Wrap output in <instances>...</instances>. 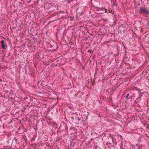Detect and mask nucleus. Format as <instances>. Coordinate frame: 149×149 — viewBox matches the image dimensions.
<instances>
[{
    "label": "nucleus",
    "instance_id": "obj_20",
    "mask_svg": "<svg viewBox=\"0 0 149 149\" xmlns=\"http://www.w3.org/2000/svg\"><path fill=\"white\" fill-rule=\"evenodd\" d=\"M98 8H99V7H96V8L95 9L96 10L98 11L99 10Z\"/></svg>",
    "mask_w": 149,
    "mask_h": 149
},
{
    "label": "nucleus",
    "instance_id": "obj_4",
    "mask_svg": "<svg viewBox=\"0 0 149 149\" xmlns=\"http://www.w3.org/2000/svg\"><path fill=\"white\" fill-rule=\"evenodd\" d=\"M80 117L81 116L80 114H77L76 116H74L75 120H77L79 121H80L81 120Z\"/></svg>",
    "mask_w": 149,
    "mask_h": 149
},
{
    "label": "nucleus",
    "instance_id": "obj_17",
    "mask_svg": "<svg viewBox=\"0 0 149 149\" xmlns=\"http://www.w3.org/2000/svg\"><path fill=\"white\" fill-rule=\"evenodd\" d=\"M117 3H113V6H117Z\"/></svg>",
    "mask_w": 149,
    "mask_h": 149
},
{
    "label": "nucleus",
    "instance_id": "obj_14",
    "mask_svg": "<svg viewBox=\"0 0 149 149\" xmlns=\"http://www.w3.org/2000/svg\"><path fill=\"white\" fill-rule=\"evenodd\" d=\"M23 139L25 140V141H26L27 140V139H26V136L25 135H24L23 136Z\"/></svg>",
    "mask_w": 149,
    "mask_h": 149
},
{
    "label": "nucleus",
    "instance_id": "obj_9",
    "mask_svg": "<svg viewBox=\"0 0 149 149\" xmlns=\"http://www.w3.org/2000/svg\"><path fill=\"white\" fill-rule=\"evenodd\" d=\"M141 99V97H138L136 99V103H139Z\"/></svg>",
    "mask_w": 149,
    "mask_h": 149
},
{
    "label": "nucleus",
    "instance_id": "obj_22",
    "mask_svg": "<svg viewBox=\"0 0 149 149\" xmlns=\"http://www.w3.org/2000/svg\"><path fill=\"white\" fill-rule=\"evenodd\" d=\"M72 144H73V142H72V143H71V145H72Z\"/></svg>",
    "mask_w": 149,
    "mask_h": 149
},
{
    "label": "nucleus",
    "instance_id": "obj_10",
    "mask_svg": "<svg viewBox=\"0 0 149 149\" xmlns=\"http://www.w3.org/2000/svg\"><path fill=\"white\" fill-rule=\"evenodd\" d=\"M136 146L138 147V149H141L142 148V145H139L138 144H136Z\"/></svg>",
    "mask_w": 149,
    "mask_h": 149
},
{
    "label": "nucleus",
    "instance_id": "obj_15",
    "mask_svg": "<svg viewBox=\"0 0 149 149\" xmlns=\"http://www.w3.org/2000/svg\"><path fill=\"white\" fill-rule=\"evenodd\" d=\"M134 89L137 91H140V89H139L137 88V87H135L134 88Z\"/></svg>",
    "mask_w": 149,
    "mask_h": 149
},
{
    "label": "nucleus",
    "instance_id": "obj_18",
    "mask_svg": "<svg viewBox=\"0 0 149 149\" xmlns=\"http://www.w3.org/2000/svg\"><path fill=\"white\" fill-rule=\"evenodd\" d=\"M1 44H4V41L3 40H2L1 42Z\"/></svg>",
    "mask_w": 149,
    "mask_h": 149
},
{
    "label": "nucleus",
    "instance_id": "obj_7",
    "mask_svg": "<svg viewBox=\"0 0 149 149\" xmlns=\"http://www.w3.org/2000/svg\"><path fill=\"white\" fill-rule=\"evenodd\" d=\"M4 124L3 123L2 121L0 120V128L4 129Z\"/></svg>",
    "mask_w": 149,
    "mask_h": 149
},
{
    "label": "nucleus",
    "instance_id": "obj_21",
    "mask_svg": "<svg viewBox=\"0 0 149 149\" xmlns=\"http://www.w3.org/2000/svg\"><path fill=\"white\" fill-rule=\"evenodd\" d=\"M11 54V53L10 52L9 53V54H8V56H10V54Z\"/></svg>",
    "mask_w": 149,
    "mask_h": 149
},
{
    "label": "nucleus",
    "instance_id": "obj_3",
    "mask_svg": "<svg viewBox=\"0 0 149 149\" xmlns=\"http://www.w3.org/2000/svg\"><path fill=\"white\" fill-rule=\"evenodd\" d=\"M133 97L134 96L130 95V93H128L125 96V99H127V100H128L129 99H130L131 100H132V99Z\"/></svg>",
    "mask_w": 149,
    "mask_h": 149
},
{
    "label": "nucleus",
    "instance_id": "obj_23",
    "mask_svg": "<svg viewBox=\"0 0 149 149\" xmlns=\"http://www.w3.org/2000/svg\"><path fill=\"white\" fill-rule=\"evenodd\" d=\"M147 137L149 139V136H147Z\"/></svg>",
    "mask_w": 149,
    "mask_h": 149
},
{
    "label": "nucleus",
    "instance_id": "obj_24",
    "mask_svg": "<svg viewBox=\"0 0 149 149\" xmlns=\"http://www.w3.org/2000/svg\"><path fill=\"white\" fill-rule=\"evenodd\" d=\"M52 47V45H50V47Z\"/></svg>",
    "mask_w": 149,
    "mask_h": 149
},
{
    "label": "nucleus",
    "instance_id": "obj_8",
    "mask_svg": "<svg viewBox=\"0 0 149 149\" xmlns=\"http://www.w3.org/2000/svg\"><path fill=\"white\" fill-rule=\"evenodd\" d=\"M70 120L72 123H75V120L74 116L71 117L70 118Z\"/></svg>",
    "mask_w": 149,
    "mask_h": 149
},
{
    "label": "nucleus",
    "instance_id": "obj_19",
    "mask_svg": "<svg viewBox=\"0 0 149 149\" xmlns=\"http://www.w3.org/2000/svg\"><path fill=\"white\" fill-rule=\"evenodd\" d=\"M111 143L109 142H107V144L111 145Z\"/></svg>",
    "mask_w": 149,
    "mask_h": 149
},
{
    "label": "nucleus",
    "instance_id": "obj_13",
    "mask_svg": "<svg viewBox=\"0 0 149 149\" xmlns=\"http://www.w3.org/2000/svg\"><path fill=\"white\" fill-rule=\"evenodd\" d=\"M45 139H43V140L44 141H46L48 140L47 138V136H45Z\"/></svg>",
    "mask_w": 149,
    "mask_h": 149
},
{
    "label": "nucleus",
    "instance_id": "obj_1",
    "mask_svg": "<svg viewBox=\"0 0 149 149\" xmlns=\"http://www.w3.org/2000/svg\"><path fill=\"white\" fill-rule=\"evenodd\" d=\"M139 13L140 14L147 15L149 14V11L146 8L140 7L139 10Z\"/></svg>",
    "mask_w": 149,
    "mask_h": 149
},
{
    "label": "nucleus",
    "instance_id": "obj_25",
    "mask_svg": "<svg viewBox=\"0 0 149 149\" xmlns=\"http://www.w3.org/2000/svg\"><path fill=\"white\" fill-rule=\"evenodd\" d=\"M77 113H74L75 114H76Z\"/></svg>",
    "mask_w": 149,
    "mask_h": 149
},
{
    "label": "nucleus",
    "instance_id": "obj_26",
    "mask_svg": "<svg viewBox=\"0 0 149 149\" xmlns=\"http://www.w3.org/2000/svg\"><path fill=\"white\" fill-rule=\"evenodd\" d=\"M57 64H56L55 66H57Z\"/></svg>",
    "mask_w": 149,
    "mask_h": 149
},
{
    "label": "nucleus",
    "instance_id": "obj_16",
    "mask_svg": "<svg viewBox=\"0 0 149 149\" xmlns=\"http://www.w3.org/2000/svg\"><path fill=\"white\" fill-rule=\"evenodd\" d=\"M99 10H102V11H104V9H103V8H99Z\"/></svg>",
    "mask_w": 149,
    "mask_h": 149
},
{
    "label": "nucleus",
    "instance_id": "obj_12",
    "mask_svg": "<svg viewBox=\"0 0 149 149\" xmlns=\"http://www.w3.org/2000/svg\"><path fill=\"white\" fill-rule=\"evenodd\" d=\"M1 45H2V48L3 49H5V44H2Z\"/></svg>",
    "mask_w": 149,
    "mask_h": 149
},
{
    "label": "nucleus",
    "instance_id": "obj_2",
    "mask_svg": "<svg viewBox=\"0 0 149 149\" xmlns=\"http://www.w3.org/2000/svg\"><path fill=\"white\" fill-rule=\"evenodd\" d=\"M26 102L27 105L29 106L34 105L35 104V103H34V104H33V100L31 98L26 99Z\"/></svg>",
    "mask_w": 149,
    "mask_h": 149
},
{
    "label": "nucleus",
    "instance_id": "obj_6",
    "mask_svg": "<svg viewBox=\"0 0 149 149\" xmlns=\"http://www.w3.org/2000/svg\"><path fill=\"white\" fill-rule=\"evenodd\" d=\"M120 31H125L126 30V27L123 26V24H122L121 25H120L119 27Z\"/></svg>",
    "mask_w": 149,
    "mask_h": 149
},
{
    "label": "nucleus",
    "instance_id": "obj_5",
    "mask_svg": "<svg viewBox=\"0 0 149 149\" xmlns=\"http://www.w3.org/2000/svg\"><path fill=\"white\" fill-rule=\"evenodd\" d=\"M143 40L145 42L149 43V37L146 36L143 38Z\"/></svg>",
    "mask_w": 149,
    "mask_h": 149
},
{
    "label": "nucleus",
    "instance_id": "obj_11",
    "mask_svg": "<svg viewBox=\"0 0 149 149\" xmlns=\"http://www.w3.org/2000/svg\"><path fill=\"white\" fill-rule=\"evenodd\" d=\"M103 9H104V11L105 10V13H109L110 12L109 10L106 9L105 8H103Z\"/></svg>",
    "mask_w": 149,
    "mask_h": 149
}]
</instances>
